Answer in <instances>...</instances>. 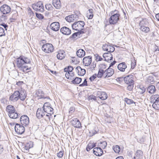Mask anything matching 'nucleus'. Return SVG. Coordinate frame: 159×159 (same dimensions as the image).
Returning a JSON list of instances; mask_svg holds the SVG:
<instances>
[{"label":"nucleus","instance_id":"obj_1","mask_svg":"<svg viewBox=\"0 0 159 159\" xmlns=\"http://www.w3.org/2000/svg\"><path fill=\"white\" fill-rule=\"evenodd\" d=\"M110 14L111 16L109 19V22L111 24L114 25L116 24L119 20L120 14L119 12L117 10H115L111 11Z\"/></svg>","mask_w":159,"mask_h":159},{"label":"nucleus","instance_id":"obj_2","mask_svg":"<svg viewBox=\"0 0 159 159\" xmlns=\"http://www.w3.org/2000/svg\"><path fill=\"white\" fill-rule=\"evenodd\" d=\"M6 109L8 112L9 117L12 119H16L18 116H20V114L16 112V109L15 107L11 105H9L6 107Z\"/></svg>","mask_w":159,"mask_h":159},{"label":"nucleus","instance_id":"obj_3","mask_svg":"<svg viewBox=\"0 0 159 159\" xmlns=\"http://www.w3.org/2000/svg\"><path fill=\"white\" fill-rule=\"evenodd\" d=\"M84 22L83 21H78L74 23L72 25L73 30L78 31H81L84 28Z\"/></svg>","mask_w":159,"mask_h":159},{"label":"nucleus","instance_id":"obj_4","mask_svg":"<svg viewBox=\"0 0 159 159\" xmlns=\"http://www.w3.org/2000/svg\"><path fill=\"white\" fill-rule=\"evenodd\" d=\"M32 7L34 10L37 11L43 12L44 11L43 3L41 2H39L33 4L32 5Z\"/></svg>","mask_w":159,"mask_h":159},{"label":"nucleus","instance_id":"obj_5","mask_svg":"<svg viewBox=\"0 0 159 159\" xmlns=\"http://www.w3.org/2000/svg\"><path fill=\"white\" fill-rule=\"evenodd\" d=\"M53 46L50 43L44 44L42 47V50L46 53L51 52L53 51Z\"/></svg>","mask_w":159,"mask_h":159},{"label":"nucleus","instance_id":"obj_6","mask_svg":"<svg viewBox=\"0 0 159 159\" xmlns=\"http://www.w3.org/2000/svg\"><path fill=\"white\" fill-rule=\"evenodd\" d=\"M15 130L17 134H21L24 132L25 129L24 126L16 123L15 126Z\"/></svg>","mask_w":159,"mask_h":159},{"label":"nucleus","instance_id":"obj_7","mask_svg":"<svg viewBox=\"0 0 159 159\" xmlns=\"http://www.w3.org/2000/svg\"><path fill=\"white\" fill-rule=\"evenodd\" d=\"M20 122L21 125L24 126H26L29 123V119L26 115H23L20 118Z\"/></svg>","mask_w":159,"mask_h":159},{"label":"nucleus","instance_id":"obj_8","mask_svg":"<svg viewBox=\"0 0 159 159\" xmlns=\"http://www.w3.org/2000/svg\"><path fill=\"white\" fill-rule=\"evenodd\" d=\"M96 95L100 99L102 100H105L106 99L107 97V95L105 92L100 91H97L96 92Z\"/></svg>","mask_w":159,"mask_h":159},{"label":"nucleus","instance_id":"obj_9","mask_svg":"<svg viewBox=\"0 0 159 159\" xmlns=\"http://www.w3.org/2000/svg\"><path fill=\"white\" fill-rule=\"evenodd\" d=\"M0 10L3 14L9 13L11 11L10 7L6 4L2 5L0 8Z\"/></svg>","mask_w":159,"mask_h":159},{"label":"nucleus","instance_id":"obj_10","mask_svg":"<svg viewBox=\"0 0 159 159\" xmlns=\"http://www.w3.org/2000/svg\"><path fill=\"white\" fill-rule=\"evenodd\" d=\"M19 95L18 91H15L14 93L10 96L9 100L13 102L17 101L19 99Z\"/></svg>","mask_w":159,"mask_h":159},{"label":"nucleus","instance_id":"obj_11","mask_svg":"<svg viewBox=\"0 0 159 159\" xmlns=\"http://www.w3.org/2000/svg\"><path fill=\"white\" fill-rule=\"evenodd\" d=\"M71 123L75 127L80 128L81 127V123L79 120L76 118H74L71 120Z\"/></svg>","mask_w":159,"mask_h":159},{"label":"nucleus","instance_id":"obj_12","mask_svg":"<svg viewBox=\"0 0 159 159\" xmlns=\"http://www.w3.org/2000/svg\"><path fill=\"white\" fill-rule=\"evenodd\" d=\"M102 48L103 50L109 52H112L115 50L114 48L109 44H104L102 47Z\"/></svg>","mask_w":159,"mask_h":159},{"label":"nucleus","instance_id":"obj_13","mask_svg":"<svg viewBox=\"0 0 159 159\" xmlns=\"http://www.w3.org/2000/svg\"><path fill=\"white\" fill-rule=\"evenodd\" d=\"M133 76L132 75H129L124 77V81L125 83L127 84L134 83L133 80Z\"/></svg>","mask_w":159,"mask_h":159},{"label":"nucleus","instance_id":"obj_14","mask_svg":"<svg viewBox=\"0 0 159 159\" xmlns=\"http://www.w3.org/2000/svg\"><path fill=\"white\" fill-rule=\"evenodd\" d=\"M60 25L58 22H53L50 25L51 29L54 31H57L60 29Z\"/></svg>","mask_w":159,"mask_h":159},{"label":"nucleus","instance_id":"obj_15","mask_svg":"<svg viewBox=\"0 0 159 159\" xmlns=\"http://www.w3.org/2000/svg\"><path fill=\"white\" fill-rule=\"evenodd\" d=\"M93 152L95 155L98 156H101L103 153V150L100 147L94 148L93 150Z\"/></svg>","mask_w":159,"mask_h":159},{"label":"nucleus","instance_id":"obj_16","mask_svg":"<svg viewBox=\"0 0 159 159\" xmlns=\"http://www.w3.org/2000/svg\"><path fill=\"white\" fill-rule=\"evenodd\" d=\"M45 112L41 108H39L36 112V116L38 119H41L45 115Z\"/></svg>","mask_w":159,"mask_h":159},{"label":"nucleus","instance_id":"obj_17","mask_svg":"<svg viewBox=\"0 0 159 159\" xmlns=\"http://www.w3.org/2000/svg\"><path fill=\"white\" fill-rule=\"evenodd\" d=\"M114 73V70L112 68H108L105 70V76L104 78H108L111 76Z\"/></svg>","mask_w":159,"mask_h":159},{"label":"nucleus","instance_id":"obj_18","mask_svg":"<svg viewBox=\"0 0 159 159\" xmlns=\"http://www.w3.org/2000/svg\"><path fill=\"white\" fill-rule=\"evenodd\" d=\"M77 15L76 14L71 15L67 16L65 18V19L69 22H71L76 20L78 18Z\"/></svg>","mask_w":159,"mask_h":159},{"label":"nucleus","instance_id":"obj_19","mask_svg":"<svg viewBox=\"0 0 159 159\" xmlns=\"http://www.w3.org/2000/svg\"><path fill=\"white\" fill-rule=\"evenodd\" d=\"M36 95H37V97H38V99L43 98L44 99L46 98L49 99V98L48 97H44V93L41 90L39 89L36 93Z\"/></svg>","mask_w":159,"mask_h":159},{"label":"nucleus","instance_id":"obj_20","mask_svg":"<svg viewBox=\"0 0 159 159\" xmlns=\"http://www.w3.org/2000/svg\"><path fill=\"white\" fill-rule=\"evenodd\" d=\"M19 93L20 94L19 96V99H20L22 101L24 100L26 96L25 90L24 89H21L20 91H19Z\"/></svg>","mask_w":159,"mask_h":159},{"label":"nucleus","instance_id":"obj_21","mask_svg":"<svg viewBox=\"0 0 159 159\" xmlns=\"http://www.w3.org/2000/svg\"><path fill=\"white\" fill-rule=\"evenodd\" d=\"M60 31L63 34L66 35H69L71 33V30L66 27H63L61 28Z\"/></svg>","mask_w":159,"mask_h":159},{"label":"nucleus","instance_id":"obj_22","mask_svg":"<svg viewBox=\"0 0 159 159\" xmlns=\"http://www.w3.org/2000/svg\"><path fill=\"white\" fill-rule=\"evenodd\" d=\"M26 60H17L16 63L17 67L21 70H23L24 66L26 64Z\"/></svg>","mask_w":159,"mask_h":159},{"label":"nucleus","instance_id":"obj_23","mask_svg":"<svg viewBox=\"0 0 159 159\" xmlns=\"http://www.w3.org/2000/svg\"><path fill=\"white\" fill-rule=\"evenodd\" d=\"M117 68L118 69L121 71L124 72L127 68V65L125 62H122L118 65Z\"/></svg>","mask_w":159,"mask_h":159},{"label":"nucleus","instance_id":"obj_24","mask_svg":"<svg viewBox=\"0 0 159 159\" xmlns=\"http://www.w3.org/2000/svg\"><path fill=\"white\" fill-rule=\"evenodd\" d=\"M156 91L155 86L153 85H150L148 87L147 89V92L152 94L154 93Z\"/></svg>","mask_w":159,"mask_h":159},{"label":"nucleus","instance_id":"obj_25","mask_svg":"<svg viewBox=\"0 0 159 159\" xmlns=\"http://www.w3.org/2000/svg\"><path fill=\"white\" fill-rule=\"evenodd\" d=\"M65 52L63 50H60L57 55V57L59 60H62L65 56Z\"/></svg>","mask_w":159,"mask_h":159},{"label":"nucleus","instance_id":"obj_26","mask_svg":"<svg viewBox=\"0 0 159 159\" xmlns=\"http://www.w3.org/2000/svg\"><path fill=\"white\" fill-rule=\"evenodd\" d=\"M52 4L57 9H60L61 6V4L60 0H53Z\"/></svg>","mask_w":159,"mask_h":159},{"label":"nucleus","instance_id":"obj_27","mask_svg":"<svg viewBox=\"0 0 159 159\" xmlns=\"http://www.w3.org/2000/svg\"><path fill=\"white\" fill-rule=\"evenodd\" d=\"M11 14V17L10 19V20L11 22H13L17 19L18 16V13L16 11H15L12 12Z\"/></svg>","mask_w":159,"mask_h":159},{"label":"nucleus","instance_id":"obj_28","mask_svg":"<svg viewBox=\"0 0 159 159\" xmlns=\"http://www.w3.org/2000/svg\"><path fill=\"white\" fill-rule=\"evenodd\" d=\"M31 62V61L30 60H26V64L24 66L23 68V69L22 70L23 72H25V69L26 71L31 69V67L29 66Z\"/></svg>","mask_w":159,"mask_h":159},{"label":"nucleus","instance_id":"obj_29","mask_svg":"<svg viewBox=\"0 0 159 159\" xmlns=\"http://www.w3.org/2000/svg\"><path fill=\"white\" fill-rule=\"evenodd\" d=\"M148 22L146 19H142L140 21L139 25L140 27L148 26Z\"/></svg>","mask_w":159,"mask_h":159},{"label":"nucleus","instance_id":"obj_30","mask_svg":"<svg viewBox=\"0 0 159 159\" xmlns=\"http://www.w3.org/2000/svg\"><path fill=\"white\" fill-rule=\"evenodd\" d=\"M74 73L73 72H68L66 73L65 76L66 78L69 80H72L74 79Z\"/></svg>","mask_w":159,"mask_h":159},{"label":"nucleus","instance_id":"obj_31","mask_svg":"<svg viewBox=\"0 0 159 159\" xmlns=\"http://www.w3.org/2000/svg\"><path fill=\"white\" fill-rule=\"evenodd\" d=\"M102 76L104 77L105 76V70L104 71L102 68H100L99 70L97 76L98 78H101Z\"/></svg>","mask_w":159,"mask_h":159},{"label":"nucleus","instance_id":"obj_32","mask_svg":"<svg viewBox=\"0 0 159 159\" xmlns=\"http://www.w3.org/2000/svg\"><path fill=\"white\" fill-rule=\"evenodd\" d=\"M76 54L78 57H82L84 56L85 52L82 49H79L77 52Z\"/></svg>","mask_w":159,"mask_h":159},{"label":"nucleus","instance_id":"obj_33","mask_svg":"<svg viewBox=\"0 0 159 159\" xmlns=\"http://www.w3.org/2000/svg\"><path fill=\"white\" fill-rule=\"evenodd\" d=\"M82 81V79L81 78L76 77L71 82L73 84H79Z\"/></svg>","mask_w":159,"mask_h":159},{"label":"nucleus","instance_id":"obj_34","mask_svg":"<svg viewBox=\"0 0 159 159\" xmlns=\"http://www.w3.org/2000/svg\"><path fill=\"white\" fill-rule=\"evenodd\" d=\"M53 108L50 106L48 107L47 109H45L43 111L45 112V113L50 114V116H52V114L53 113Z\"/></svg>","mask_w":159,"mask_h":159},{"label":"nucleus","instance_id":"obj_35","mask_svg":"<svg viewBox=\"0 0 159 159\" xmlns=\"http://www.w3.org/2000/svg\"><path fill=\"white\" fill-rule=\"evenodd\" d=\"M152 107L156 110L159 109V99L155 101L152 105Z\"/></svg>","mask_w":159,"mask_h":159},{"label":"nucleus","instance_id":"obj_36","mask_svg":"<svg viewBox=\"0 0 159 159\" xmlns=\"http://www.w3.org/2000/svg\"><path fill=\"white\" fill-rule=\"evenodd\" d=\"M140 29L142 31L146 33L149 32L150 30L149 28L147 26L141 27H140Z\"/></svg>","mask_w":159,"mask_h":159},{"label":"nucleus","instance_id":"obj_37","mask_svg":"<svg viewBox=\"0 0 159 159\" xmlns=\"http://www.w3.org/2000/svg\"><path fill=\"white\" fill-rule=\"evenodd\" d=\"M112 149L116 153H119L120 151V146L118 145L113 146Z\"/></svg>","mask_w":159,"mask_h":159},{"label":"nucleus","instance_id":"obj_38","mask_svg":"<svg viewBox=\"0 0 159 159\" xmlns=\"http://www.w3.org/2000/svg\"><path fill=\"white\" fill-rule=\"evenodd\" d=\"M147 81L148 83L151 84H153L154 82V77L151 76H149L147 79Z\"/></svg>","mask_w":159,"mask_h":159},{"label":"nucleus","instance_id":"obj_39","mask_svg":"<svg viewBox=\"0 0 159 159\" xmlns=\"http://www.w3.org/2000/svg\"><path fill=\"white\" fill-rule=\"evenodd\" d=\"M152 99L151 102L153 103L155 102V101H157L159 99V95L157 94H156L155 95H153L152 96Z\"/></svg>","mask_w":159,"mask_h":159},{"label":"nucleus","instance_id":"obj_40","mask_svg":"<svg viewBox=\"0 0 159 159\" xmlns=\"http://www.w3.org/2000/svg\"><path fill=\"white\" fill-rule=\"evenodd\" d=\"M125 101L127 104L129 105L131 104L134 102L132 100L129 99L128 98H125Z\"/></svg>","mask_w":159,"mask_h":159},{"label":"nucleus","instance_id":"obj_41","mask_svg":"<svg viewBox=\"0 0 159 159\" xmlns=\"http://www.w3.org/2000/svg\"><path fill=\"white\" fill-rule=\"evenodd\" d=\"M35 14L36 17L39 20H42L44 18V16L42 14L37 13H36Z\"/></svg>","mask_w":159,"mask_h":159},{"label":"nucleus","instance_id":"obj_42","mask_svg":"<svg viewBox=\"0 0 159 159\" xmlns=\"http://www.w3.org/2000/svg\"><path fill=\"white\" fill-rule=\"evenodd\" d=\"M92 60H83V63L86 66H89L92 62Z\"/></svg>","mask_w":159,"mask_h":159},{"label":"nucleus","instance_id":"obj_43","mask_svg":"<svg viewBox=\"0 0 159 159\" xmlns=\"http://www.w3.org/2000/svg\"><path fill=\"white\" fill-rule=\"evenodd\" d=\"M131 69H134L136 65V60H131Z\"/></svg>","mask_w":159,"mask_h":159},{"label":"nucleus","instance_id":"obj_44","mask_svg":"<svg viewBox=\"0 0 159 159\" xmlns=\"http://www.w3.org/2000/svg\"><path fill=\"white\" fill-rule=\"evenodd\" d=\"M97 97L93 94L91 95L88 97L89 100H93L95 101H97Z\"/></svg>","mask_w":159,"mask_h":159},{"label":"nucleus","instance_id":"obj_45","mask_svg":"<svg viewBox=\"0 0 159 159\" xmlns=\"http://www.w3.org/2000/svg\"><path fill=\"white\" fill-rule=\"evenodd\" d=\"M100 143L101 145V146L102 148L103 149H104L106 147L107 145V143L105 141L100 142Z\"/></svg>","mask_w":159,"mask_h":159},{"label":"nucleus","instance_id":"obj_46","mask_svg":"<svg viewBox=\"0 0 159 159\" xmlns=\"http://www.w3.org/2000/svg\"><path fill=\"white\" fill-rule=\"evenodd\" d=\"M93 148V147L92 146V143H89L87 146L86 150L88 152L91 149Z\"/></svg>","mask_w":159,"mask_h":159},{"label":"nucleus","instance_id":"obj_47","mask_svg":"<svg viewBox=\"0 0 159 159\" xmlns=\"http://www.w3.org/2000/svg\"><path fill=\"white\" fill-rule=\"evenodd\" d=\"M88 83L86 79H85L83 83L81 84H79V86L80 87H83L84 86H87Z\"/></svg>","mask_w":159,"mask_h":159},{"label":"nucleus","instance_id":"obj_48","mask_svg":"<svg viewBox=\"0 0 159 159\" xmlns=\"http://www.w3.org/2000/svg\"><path fill=\"white\" fill-rule=\"evenodd\" d=\"M145 140V138L143 137H140L137 139V142L141 143H143Z\"/></svg>","mask_w":159,"mask_h":159},{"label":"nucleus","instance_id":"obj_49","mask_svg":"<svg viewBox=\"0 0 159 159\" xmlns=\"http://www.w3.org/2000/svg\"><path fill=\"white\" fill-rule=\"evenodd\" d=\"M5 35V33L4 28L0 27V37Z\"/></svg>","mask_w":159,"mask_h":159},{"label":"nucleus","instance_id":"obj_50","mask_svg":"<svg viewBox=\"0 0 159 159\" xmlns=\"http://www.w3.org/2000/svg\"><path fill=\"white\" fill-rule=\"evenodd\" d=\"M134 83L129 84L127 87V89L129 91H131L134 87Z\"/></svg>","mask_w":159,"mask_h":159},{"label":"nucleus","instance_id":"obj_51","mask_svg":"<svg viewBox=\"0 0 159 159\" xmlns=\"http://www.w3.org/2000/svg\"><path fill=\"white\" fill-rule=\"evenodd\" d=\"M45 8L48 10H51L52 8V5L51 4H47L45 5Z\"/></svg>","mask_w":159,"mask_h":159},{"label":"nucleus","instance_id":"obj_52","mask_svg":"<svg viewBox=\"0 0 159 159\" xmlns=\"http://www.w3.org/2000/svg\"><path fill=\"white\" fill-rule=\"evenodd\" d=\"M75 71L78 75L80 76V74L81 70V67L80 66L77 67L75 69Z\"/></svg>","mask_w":159,"mask_h":159},{"label":"nucleus","instance_id":"obj_53","mask_svg":"<svg viewBox=\"0 0 159 159\" xmlns=\"http://www.w3.org/2000/svg\"><path fill=\"white\" fill-rule=\"evenodd\" d=\"M143 154V152L142 151L140 150H138L136 153V157L142 156Z\"/></svg>","mask_w":159,"mask_h":159},{"label":"nucleus","instance_id":"obj_54","mask_svg":"<svg viewBox=\"0 0 159 159\" xmlns=\"http://www.w3.org/2000/svg\"><path fill=\"white\" fill-rule=\"evenodd\" d=\"M86 73V70L84 69H82L81 68V70L80 74V76L84 75Z\"/></svg>","mask_w":159,"mask_h":159},{"label":"nucleus","instance_id":"obj_55","mask_svg":"<svg viewBox=\"0 0 159 159\" xmlns=\"http://www.w3.org/2000/svg\"><path fill=\"white\" fill-rule=\"evenodd\" d=\"M98 131V129H93V130L92 131H91V132H90V133L91 134L92 133V136H93V135H94V134H95L97 133Z\"/></svg>","mask_w":159,"mask_h":159},{"label":"nucleus","instance_id":"obj_56","mask_svg":"<svg viewBox=\"0 0 159 159\" xmlns=\"http://www.w3.org/2000/svg\"><path fill=\"white\" fill-rule=\"evenodd\" d=\"M97 75L96 74H94L92 76L90 77L89 79L91 81H93L94 79L96 78Z\"/></svg>","mask_w":159,"mask_h":159},{"label":"nucleus","instance_id":"obj_57","mask_svg":"<svg viewBox=\"0 0 159 159\" xmlns=\"http://www.w3.org/2000/svg\"><path fill=\"white\" fill-rule=\"evenodd\" d=\"M75 110V107H70L69 110V113L72 114Z\"/></svg>","mask_w":159,"mask_h":159},{"label":"nucleus","instance_id":"obj_58","mask_svg":"<svg viewBox=\"0 0 159 159\" xmlns=\"http://www.w3.org/2000/svg\"><path fill=\"white\" fill-rule=\"evenodd\" d=\"M57 156L59 158H61L63 156V151H60L57 153Z\"/></svg>","mask_w":159,"mask_h":159},{"label":"nucleus","instance_id":"obj_59","mask_svg":"<svg viewBox=\"0 0 159 159\" xmlns=\"http://www.w3.org/2000/svg\"><path fill=\"white\" fill-rule=\"evenodd\" d=\"M95 58L96 60H102V58H101V57L98 54H96L94 55Z\"/></svg>","mask_w":159,"mask_h":159},{"label":"nucleus","instance_id":"obj_60","mask_svg":"<svg viewBox=\"0 0 159 159\" xmlns=\"http://www.w3.org/2000/svg\"><path fill=\"white\" fill-rule=\"evenodd\" d=\"M140 89L141 90V93L142 94H143L146 91V89L143 86H141L140 87Z\"/></svg>","mask_w":159,"mask_h":159},{"label":"nucleus","instance_id":"obj_61","mask_svg":"<svg viewBox=\"0 0 159 159\" xmlns=\"http://www.w3.org/2000/svg\"><path fill=\"white\" fill-rule=\"evenodd\" d=\"M109 55V56H111V53H104L103 55V57L105 59V58H106L107 57L108 55Z\"/></svg>","mask_w":159,"mask_h":159},{"label":"nucleus","instance_id":"obj_62","mask_svg":"<svg viewBox=\"0 0 159 159\" xmlns=\"http://www.w3.org/2000/svg\"><path fill=\"white\" fill-rule=\"evenodd\" d=\"M78 34V33H75L73 34L71 36V38L73 39H75L77 36V34Z\"/></svg>","mask_w":159,"mask_h":159},{"label":"nucleus","instance_id":"obj_63","mask_svg":"<svg viewBox=\"0 0 159 159\" xmlns=\"http://www.w3.org/2000/svg\"><path fill=\"white\" fill-rule=\"evenodd\" d=\"M113 57H112V54L111 53V56H109V55H108L107 57L106 58H105L104 60H112Z\"/></svg>","mask_w":159,"mask_h":159},{"label":"nucleus","instance_id":"obj_64","mask_svg":"<svg viewBox=\"0 0 159 159\" xmlns=\"http://www.w3.org/2000/svg\"><path fill=\"white\" fill-rule=\"evenodd\" d=\"M29 145H28V144H27L26 145H25V149L27 150V151H29V149L30 148V146H29Z\"/></svg>","mask_w":159,"mask_h":159}]
</instances>
